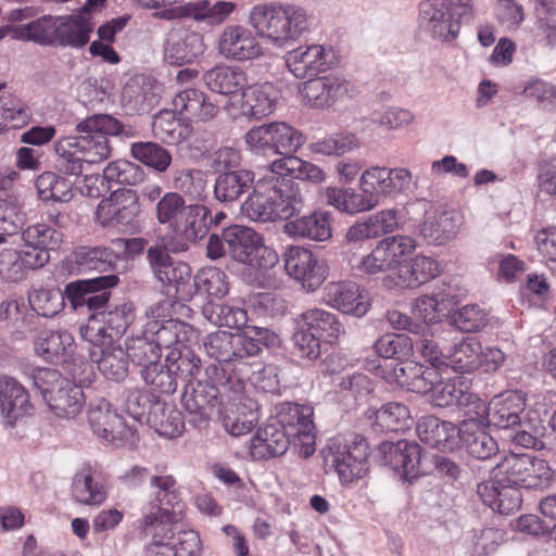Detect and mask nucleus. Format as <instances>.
<instances>
[{
	"mask_svg": "<svg viewBox=\"0 0 556 556\" xmlns=\"http://www.w3.org/2000/svg\"><path fill=\"white\" fill-rule=\"evenodd\" d=\"M255 334L258 338L219 330L205 338L206 354L218 362L206 368V376L220 384L225 392L240 395L244 391L245 381L260 371L262 364L255 358L263 351L270 333L267 329H257Z\"/></svg>",
	"mask_w": 556,
	"mask_h": 556,
	"instance_id": "nucleus-1",
	"label": "nucleus"
},
{
	"mask_svg": "<svg viewBox=\"0 0 556 556\" xmlns=\"http://www.w3.org/2000/svg\"><path fill=\"white\" fill-rule=\"evenodd\" d=\"M76 130L79 136L64 137L55 143L59 170L75 176L83 173L85 163H101L110 156L108 136H135L131 126H125L108 114L88 116L77 124Z\"/></svg>",
	"mask_w": 556,
	"mask_h": 556,
	"instance_id": "nucleus-2",
	"label": "nucleus"
},
{
	"mask_svg": "<svg viewBox=\"0 0 556 556\" xmlns=\"http://www.w3.org/2000/svg\"><path fill=\"white\" fill-rule=\"evenodd\" d=\"M271 173V166L260 178L254 190L241 205V212L253 222H275L289 219L302 210L303 197L298 188L281 182Z\"/></svg>",
	"mask_w": 556,
	"mask_h": 556,
	"instance_id": "nucleus-3",
	"label": "nucleus"
},
{
	"mask_svg": "<svg viewBox=\"0 0 556 556\" xmlns=\"http://www.w3.org/2000/svg\"><path fill=\"white\" fill-rule=\"evenodd\" d=\"M248 22L256 34L278 46L300 38L308 29L306 11L289 2H263L251 8Z\"/></svg>",
	"mask_w": 556,
	"mask_h": 556,
	"instance_id": "nucleus-4",
	"label": "nucleus"
},
{
	"mask_svg": "<svg viewBox=\"0 0 556 556\" xmlns=\"http://www.w3.org/2000/svg\"><path fill=\"white\" fill-rule=\"evenodd\" d=\"M33 380L56 417L74 419L84 410L86 395L83 388L59 370L37 368L33 371Z\"/></svg>",
	"mask_w": 556,
	"mask_h": 556,
	"instance_id": "nucleus-5",
	"label": "nucleus"
},
{
	"mask_svg": "<svg viewBox=\"0 0 556 556\" xmlns=\"http://www.w3.org/2000/svg\"><path fill=\"white\" fill-rule=\"evenodd\" d=\"M299 329L294 342L302 357L317 359L321 343L333 345L344 334V326L338 316L323 308H308L299 316Z\"/></svg>",
	"mask_w": 556,
	"mask_h": 556,
	"instance_id": "nucleus-6",
	"label": "nucleus"
},
{
	"mask_svg": "<svg viewBox=\"0 0 556 556\" xmlns=\"http://www.w3.org/2000/svg\"><path fill=\"white\" fill-rule=\"evenodd\" d=\"M493 476L508 488L520 491L546 489L552 484L555 473L545 459L527 453H509L495 465Z\"/></svg>",
	"mask_w": 556,
	"mask_h": 556,
	"instance_id": "nucleus-7",
	"label": "nucleus"
},
{
	"mask_svg": "<svg viewBox=\"0 0 556 556\" xmlns=\"http://www.w3.org/2000/svg\"><path fill=\"white\" fill-rule=\"evenodd\" d=\"M151 500L149 510L141 520L144 526L155 521L178 522L186 510L177 479L165 471H157L150 477Z\"/></svg>",
	"mask_w": 556,
	"mask_h": 556,
	"instance_id": "nucleus-8",
	"label": "nucleus"
},
{
	"mask_svg": "<svg viewBox=\"0 0 556 556\" xmlns=\"http://www.w3.org/2000/svg\"><path fill=\"white\" fill-rule=\"evenodd\" d=\"M244 140L253 151H271L285 156L293 155L305 142L302 132L283 122L252 127L245 134Z\"/></svg>",
	"mask_w": 556,
	"mask_h": 556,
	"instance_id": "nucleus-9",
	"label": "nucleus"
},
{
	"mask_svg": "<svg viewBox=\"0 0 556 556\" xmlns=\"http://www.w3.org/2000/svg\"><path fill=\"white\" fill-rule=\"evenodd\" d=\"M136 319V307L131 302H124L102 314V320L96 318L80 328L81 338L90 345L118 343Z\"/></svg>",
	"mask_w": 556,
	"mask_h": 556,
	"instance_id": "nucleus-10",
	"label": "nucleus"
},
{
	"mask_svg": "<svg viewBox=\"0 0 556 556\" xmlns=\"http://www.w3.org/2000/svg\"><path fill=\"white\" fill-rule=\"evenodd\" d=\"M282 262L286 274L307 292L316 291L329 275L326 262L304 247L288 245Z\"/></svg>",
	"mask_w": 556,
	"mask_h": 556,
	"instance_id": "nucleus-11",
	"label": "nucleus"
},
{
	"mask_svg": "<svg viewBox=\"0 0 556 556\" xmlns=\"http://www.w3.org/2000/svg\"><path fill=\"white\" fill-rule=\"evenodd\" d=\"M314 409L309 405L286 402L278 406L276 420L286 431L290 441L300 445L304 456L315 452V424Z\"/></svg>",
	"mask_w": 556,
	"mask_h": 556,
	"instance_id": "nucleus-12",
	"label": "nucleus"
},
{
	"mask_svg": "<svg viewBox=\"0 0 556 556\" xmlns=\"http://www.w3.org/2000/svg\"><path fill=\"white\" fill-rule=\"evenodd\" d=\"M147 256L156 279L162 283L163 292L167 296L186 300L184 291L191 279L190 266L175 261L167 248L162 245L150 247Z\"/></svg>",
	"mask_w": 556,
	"mask_h": 556,
	"instance_id": "nucleus-13",
	"label": "nucleus"
},
{
	"mask_svg": "<svg viewBox=\"0 0 556 556\" xmlns=\"http://www.w3.org/2000/svg\"><path fill=\"white\" fill-rule=\"evenodd\" d=\"M257 35L244 25L229 24L218 36L217 51L226 60L237 62L256 60L264 55V47Z\"/></svg>",
	"mask_w": 556,
	"mask_h": 556,
	"instance_id": "nucleus-14",
	"label": "nucleus"
},
{
	"mask_svg": "<svg viewBox=\"0 0 556 556\" xmlns=\"http://www.w3.org/2000/svg\"><path fill=\"white\" fill-rule=\"evenodd\" d=\"M370 448L366 438L355 434L342 448L333 453L332 466L343 486L363 479L369 471Z\"/></svg>",
	"mask_w": 556,
	"mask_h": 556,
	"instance_id": "nucleus-15",
	"label": "nucleus"
},
{
	"mask_svg": "<svg viewBox=\"0 0 556 556\" xmlns=\"http://www.w3.org/2000/svg\"><path fill=\"white\" fill-rule=\"evenodd\" d=\"M88 422L93 433L106 442H132L135 430L127 426L122 415L105 399L91 403Z\"/></svg>",
	"mask_w": 556,
	"mask_h": 556,
	"instance_id": "nucleus-16",
	"label": "nucleus"
},
{
	"mask_svg": "<svg viewBox=\"0 0 556 556\" xmlns=\"http://www.w3.org/2000/svg\"><path fill=\"white\" fill-rule=\"evenodd\" d=\"M165 303H159L151 307V317L144 324V333L150 336L160 351L162 349H182L187 346L194 329L178 319H157L160 312L164 309Z\"/></svg>",
	"mask_w": 556,
	"mask_h": 556,
	"instance_id": "nucleus-17",
	"label": "nucleus"
},
{
	"mask_svg": "<svg viewBox=\"0 0 556 556\" xmlns=\"http://www.w3.org/2000/svg\"><path fill=\"white\" fill-rule=\"evenodd\" d=\"M139 212L138 195L131 189H117L102 199L94 213V222L101 227L129 225Z\"/></svg>",
	"mask_w": 556,
	"mask_h": 556,
	"instance_id": "nucleus-18",
	"label": "nucleus"
},
{
	"mask_svg": "<svg viewBox=\"0 0 556 556\" xmlns=\"http://www.w3.org/2000/svg\"><path fill=\"white\" fill-rule=\"evenodd\" d=\"M412 174L402 167L371 166L359 178V189L380 201L381 197L394 195L408 188Z\"/></svg>",
	"mask_w": 556,
	"mask_h": 556,
	"instance_id": "nucleus-19",
	"label": "nucleus"
},
{
	"mask_svg": "<svg viewBox=\"0 0 556 556\" xmlns=\"http://www.w3.org/2000/svg\"><path fill=\"white\" fill-rule=\"evenodd\" d=\"M384 465L401 472L407 481L425 473L421 460V447L407 440L382 442L379 446Z\"/></svg>",
	"mask_w": 556,
	"mask_h": 556,
	"instance_id": "nucleus-20",
	"label": "nucleus"
},
{
	"mask_svg": "<svg viewBox=\"0 0 556 556\" xmlns=\"http://www.w3.org/2000/svg\"><path fill=\"white\" fill-rule=\"evenodd\" d=\"M237 4L232 1L197 0L165 10L161 13L165 18L189 17L210 26L223 24L236 11Z\"/></svg>",
	"mask_w": 556,
	"mask_h": 556,
	"instance_id": "nucleus-21",
	"label": "nucleus"
},
{
	"mask_svg": "<svg viewBox=\"0 0 556 556\" xmlns=\"http://www.w3.org/2000/svg\"><path fill=\"white\" fill-rule=\"evenodd\" d=\"M441 273L442 266L437 260L426 255H416L409 266L405 265L399 271L389 274L383 282L390 289H417L437 278Z\"/></svg>",
	"mask_w": 556,
	"mask_h": 556,
	"instance_id": "nucleus-22",
	"label": "nucleus"
},
{
	"mask_svg": "<svg viewBox=\"0 0 556 556\" xmlns=\"http://www.w3.org/2000/svg\"><path fill=\"white\" fill-rule=\"evenodd\" d=\"M34 406L27 389L14 377L0 375V415L10 426L30 415Z\"/></svg>",
	"mask_w": 556,
	"mask_h": 556,
	"instance_id": "nucleus-23",
	"label": "nucleus"
},
{
	"mask_svg": "<svg viewBox=\"0 0 556 556\" xmlns=\"http://www.w3.org/2000/svg\"><path fill=\"white\" fill-rule=\"evenodd\" d=\"M210 382L198 381L195 386L186 387L181 403L187 412L199 416L200 420H207L211 412L217 405L224 404V400L218 397H227L231 391L225 392L223 387L212 379Z\"/></svg>",
	"mask_w": 556,
	"mask_h": 556,
	"instance_id": "nucleus-24",
	"label": "nucleus"
},
{
	"mask_svg": "<svg viewBox=\"0 0 556 556\" xmlns=\"http://www.w3.org/2000/svg\"><path fill=\"white\" fill-rule=\"evenodd\" d=\"M205 51L203 36L199 33L178 29L169 33L165 47L164 59L172 65L181 66L192 63Z\"/></svg>",
	"mask_w": 556,
	"mask_h": 556,
	"instance_id": "nucleus-25",
	"label": "nucleus"
},
{
	"mask_svg": "<svg viewBox=\"0 0 556 556\" xmlns=\"http://www.w3.org/2000/svg\"><path fill=\"white\" fill-rule=\"evenodd\" d=\"M174 110L191 123H206L214 119L219 108L202 90L189 88L179 91L173 99Z\"/></svg>",
	"mask_w": 556,
	"mask_h": 556,
	"instance_id": "nucleus-26",
	"label": "nucleus"
},
{
	"mask_svg": "<svg viewBox=\"0 0 556 556\" xmlns=\"http://www.w3.org/2000/svg\"><path fill=\"white\" fill-rule=\"evenodd\" d=\"M417 435L421 442L442 452H452L459 447L460 425L425 416L417 424Z\"/></svg>",
	"mask_w": 556,
	"mask_h": 556,
	"instance_id": "nucleus-27",
	"label": "nucleus"
},
{
	"mask_svg": "<svg viewBox=\"0 0 556 556\" xmlns=\"http://www.w3.org/2000/svg\"><path fill=\"white\" fill-rule=\"evenodd\" d=\"M278 98V89L273 83L247 85L241 92V114L255 119L266 117L275 111Z\"/></svg>",
	"mask_w": 556,
	"mask_h": 556,
	"instance_id": "nucleus-28",
	"label": "nucleus"
},
{
	"mask_svg": "<svg viewBox=\"0 0 556 556\" xmlns=\"http://www.w3.org/2000/svg\"><path fill=\"white\" fill-rule=\"evenodd\" d=\"M71 493L74 502L86 506H100L108 498V488L90 463L84 464L74 475Z\"/></svg>",
	"mask_w": 556,
	"mask_h": 556,
	"instance_id": "nucleus-29",
	"label": "nucleus"
},
{
	"mask_svg": "<svg viewBox=\"0 0 556 556\" xmlns=\"http://www.w3.org/2000/svg\"><path fill=\"white\" fill-rule=\"evenodd\" d=\"M292 443L277 420L257 429L249 442V454L254 460L281 456Z\"/></svg>",
	"mask_w": 556,
	"mask_h": 556,
	"instance_id": "nucleus-30",
	"label": "nucleus"
},
{
	"mask_svg": "<svg viewBox=\"0 0 556 556\" xmlns=\"http://www.w3.org/2000/svg\"><path fill=\"white\" fill-rule=\"evenodd\" d=\"M477 494L484 505L502 515L519 509L522 503L520 491L500 482L491 471V478L477 484Z\"/></svg>",
	"mask_w": 556,
	"mask_h": 556,
	"instance_id": "nucleus-31",
	"label": "nucleus"
},
{
	"mask_svg": "<svg viewBox=\"0 0 556 556\" xmlns=\"http://www.w3.org/2000/svg\"><path fill=\"white\" fill-rule=\"evenodd\" d=\"M35 354L50 364L71 357L75 350L74 337L67 330L42 329L34 339Z\"/></svg>",
	"mask_w": 556,
	"mask_h": 556,
	"instance_id": "nucleus-32",
	"label": "nucleus"
},
{
	"mask_svg": "<svg viewBox=\"0 0 556 556\" xmlns=\"http://www.w3.org/2000/svg\"><path fill=\"white\" fill-rule=\"evenodd\" d=\"M327 303L345 314L364 315L368 309L366 296L354 281H332L325 288Z\"/></svg>",
	"mask_w": 556,
	"mask_h": 556,
	"instance_id": "nucleus-33",
	"label": "nucleus"
},
{
	"mask_svg": "<svg viewBox=\"0 0 556 556\" xmlns=\"http://www.w3.org/2000/svg\"><path fill=\"white\" fill-rule=\"evenodd\" d=\"M89 354L105 378L113 381H122L126 378L129 357L127 351H124L119 343L91 345Z\"/></svg>",
	"mask_w": 556,
	"mask_h": 556,
	"instance_id": "nucleus-34",
	"label": "nucleus"
},
{
	"mask_svg": "<svg viewBox=\"0 0 556 556\" xmlns=\"http://www.w3.org/2000/svg\"><path fill=\"white\" fill-rule=\"evenodd\" d=\"M348 83L334 76L309 78L301 88L303 98L311 106L332 105L348 92Z\"/></svg>",
	"mask_w": 556,
	"mask_h": 556,
	"instance_id": "nucleus-35",
	"label": "nucleus"
},
{
	"mask_svg": "<svg viewBox=\"0 0 556 556\" xmlns=\"http://www.w3.org/2000/svg\"><path fill=\"white\" fill-rule=\"evenodd\" d=\"M286 65L300 79L317 76L326 71V51L320 45L299 47L286 55Z\"/></svg>",
	"mask_w": 556,
	"mask_h": 556,
	"instance_id": "nucleus-36",
	"label": "nucleus"
},
{
	"mask_svg": "<svg viewBox=\"0 0 556 556\" xmlns=\"http://www.w3.org/2000/svg\"><path fill=\"white\" fill-rule=\"evenodd\" d=\"M142 179L143 170L139 165L127 160H116L108 164L103 170V176H87L85 178V187L88 188L86 194L91 198L100 197L99 188H93V186L98 182L104 185V180L134 186Z\"/></svg>",
	"mask_w": 556,
	"mask_h": 556,
	"instance_id": "nucleus-37",
	"label": "nucleus"
},
{
	"mask_svg": "<svg viewBox=\"0 0 556 556\" xmlns=\"http://www.w3.org/2000/svg\"><path fill=\"white\" fill-rule=\"evenodd\" d=\"M283 231L295 239L326 241L332 236L330 215L320 211L313 212L287 222Z\"/></svg>",
	"mask_w": 556,
	"mask_h": 556,
	"instance_id": "nucleus-38",
	"label": "nucleus"
},
{
	"mask_svg": "<svg viewBox=\"0 0 556 556\" xmlns=\"http://www.w3.org/2000/svg\"><path fill=\"white\" fill-rule=\"evenodd\" d=\"M271 173L279 176L281 182L292 185L294 188H299L294 179L308 180L314 184H320L325 180L326 174L324 170L307 161H304L294 155L283 156L275 160L271 164Z\"/></svg>",
	"mask_w": 556,
	"mask_h": 556,
	"instance_id": "nucleus-39",
	"label": "nucleus"
},
{
	"mask_svg": "<svg viewBox=\"0 0 556 556\" xmlns=\"http://www.w3.org/2000/svg\"><path fill=\"white\" fill-rule=\"evenodd\" d=\"M525 400L517 392H505L494 396L489 403L488 424L500 429H508L520 424Z\"/></svg>",
	"mask_w": 556,
	"mask_h": 556,
	"instance_id": "nucleus-40",
	"label": "nucleus"
},
{
	"mask_svg": "<svg viewBox=\"0 0 556 556\" xmlns=\"http://www.w3.org/2000/svg\"><path fill=\"white\" fill-rule=\"evenodd\" d=\"M93 31V23L84 14L58 17L54 46L79 49L85 47Z\"/></svg>",
	"mask_w": 556,
	"mask_h": 556,
	"instance_id": "nucleus-41",
	"label": "nucleus"
},
{
	"mask_svg": "<svg viewBox=\"0 0 556 556\" xmlns=\"http://www.w3.org/2000/svg\"><path fill=\"white\" fill-rule=\"evenodd\" d=\"M419 12L433 38L444 42H451L457 38L460 31L458 21H454L438 1L422 2Z\"/></svg>",
	"mask_w": 556,
	"mask_h": 556,
	"instance_id": "nucleus-42",
	"label": "nucleus"
},
{
	"mask_svg": "<svg viewBox=\"0 0 556 556\" xmlns=\"http://www.w3.org/2000/svg\"><path fill=\"white\" fill-rule=\"evenodd\" d=\"M203 80L207 88L224 96L241 93L248 85V74L238 66L220 65L207 71Z\"/></svg>",
	"mask_w": 556,
	"mask_h": 556,
	"instance_id": "nucleus-43",
	"label": "nucleus"
},
{
	"mask_svg": "<svg viewBox=\"0 0 556 556\" xmlns=\"http://www.w3.org/2000/svg\"><path fill=\"white\" fill-rule=\"evenodd\" d=\"M477 459H489L498 452L497 442L480 427L479 422L462 421L459 444Z\"/></svg>",
	"mask_w": 556,
	"mask_h": 556,
	"instance_id": "nucleus-44",
	"label": "nucleus"
},
{
	"mask_svg": "<svg viewBox=\"0 0 556 556\" xmlns=\"http://www.w3.org/2000/svg\"><path fill=\"white\" fill-rule=\"evenodd\" d=\"M243 394L229 393L227 402H224L220 416L223 426L231 435L239 437L250 432L254 428L255 418L252 412L247 413L243 404Z\"/></svg>",
	"mask_w": 556,
	"mask_h": 556,
	"instance_id": "nucleus-45",
	"label": "nucleus"
},
{
	"mask_svg": "<svg viewBox=\"0 0 556 556\" xmlns=\"http://www.w3.org/2000/svg\"><path fill=\"white\" fill-rule=\"evenodd\" d=\"M327 203L341 213L354 215L368 212L378 205V200L367 192H357L353 188L328 187L326 189Z\"/></svg>",
	"mask_w": 556,
	"mask_h": 556,
	"instance_id": "nucleus-46",
	"label": "nucleus"
},
{
	"mask_svg": "<svg viewBox=\"0 0 556 556\" xmlns=\"http://www.w3.org/2000/svg\"><path fill=\"white\" fill-rule=\"evenodd\" d=\"M482 344L476 338H465L455 343L446 354L445 366L458 374H471L480 369Z\"/></svg>",
	"mask_w": 556,
	"mask_h": 556,
	"instance_id": "nucleus-47",
	"label": "nucleus"
},
{
	"mask_svg": "<svg viewBox=\"0 0 556 556\" xmlns=\"http://www.w3.org/2000/svg\"><path fill=\"white\" fill-rule=\"evenodd\" d=\"M149 425L164 438H177L185 429L182 414L174 405L156 402L148 414Z\"/></svg>",
	"mask_w": 556,
	"mask_h": 556,
	"instance_id": "nucleus-48",
	"label": "nucleus"
},
{
	"mask_svg": "<svg viewBox=\"0 0 556 556\" xmlns=\"http://www.w3.org/2000/svg\"><path fill=\"white\" fill-rule=\"evenodd\" d=\"M223 238L229 255L243 264L249 261L252 250L262 237L252 228L232 225L223 230Z\"/></svg>",
	"mask_w": 556,
	"mask_h": 556,
	"instance_id": "nucleus-49",
	"label": "nucleus"
},
{
	"mask_svg": "<svg viewBox=\"0 0 556 556\" xmlns=\"http://www.w3.org/2000/svg\"><path fill=\"white\" fill-rule=\"evenodd\" d=\"M174 523L155 521L146 527L144 520L140 521V533L144 538H151L150 543L144 546V556H174Z\"/></svg>",
	"mask_w": 556,
	"mask_h": 556,
	"instance_id": "nucleus-50",
	"label": "nucleus"
},
{
	"mask_svg": "<svg viewBox=\"0 0 556 556\" xmlns=\"http://www.w3.org/2000/svg\"><path fill=\"white\" fill-rule=\"evenodd\" d=\"M152 130L154 137L167 144H179L191 135V127L168 110L154 116Z\"/></svg>",
	"mask_w": 556,
	"mask_h": 556,
	"instance_id": "nucleus-51",
	"label": "nucleus"
},
{
	"mask_svg": "<svg viewBox=\"0 0 556 556\" xmlns=\"http://www.w3.org/2000/svg\"><path fill=\"white\" fill-rule=\"evenodd\" d=\"M376 247L382 254L388 270L393 274L400 268H404V260L415 251L416 242L408 236L397 235L381 239Z\"/></svg>",
	"mask_w": 556,
	"mask_h": 556,
	"instance_id": "nucleus-52",
	"label": "nucleus"
},
{
	"mask_svg": "<svg viewBox=\"0 0 556 556\" xmlns=\"http://www.w3.org/2000/svg\"><path fill=\"white\" fill-rule=\"evenodd\" d=\"M210 230V210L200 204L188 205L174 233L188 241L203 238Z\"/></svg>",
	"mask_w": 556,
	"mask_h": 556,
	"instance_id": "nucleus-53",
	"label": "nucleus"
},
{
	"mask_svg": "<svg viewBox=\"0 0 556 556\" xmlns=\"http://www.w3.org/2000/svg\"><path fill=\"white\" fill-rule=\"evenodd\" d=\"M372 426L380 432H399L408 429L413 422L408 407L399 402H389L375 413Z\"/></svg>",
	"mask_w": 556,
	"mask_h": 556,
	"instance_id": "nucleus-54",
	"label": "nucleus"
},
{
	"mask_svg": "<svg viewBox=\"0 0 556 556\" xmlns=\"http://www.w3.org/2000/svg\"><path fill=\"white\" fill-rule=\"evenodd\" d=\"M36 188L42 201L67 203L74 197L73 182L53 172H43L36 179Z\"/></svg>",
	"mask_w": 556,
	"mask_h": 556,
	"instance_id": "nucleus-55",
	"label": "nucleus"
},
{
	"mask_svg": "<svg viewBox=\"0 0 556 556\" xmlns=\"http://www.w3.org/2000/svg\"><path fill=\"white\" fill-rule=\"evenodd\" d=\"M254 175L248 170H233L219 175L214 186L215 198L220 202H231L248 191Z\"/></svg>",
	"mask_w": 556,
	"mask_h": 556,
	"instance_id": "nucleus-56",
	"label": "nucleus"
},
{
	"mask_svg": "<svg viewBox=\"0 0 556 556\" xmlns=\"http://www.w3.org/2000/svg\"><path fill=\"white\" fill-rule=\"evenodd\" d=\"M165 362L176 377L177 382L181 381L186 384H191L201 370L200 357L188 346L169 351Z\"/></svg>",
	"mask_w": 556,
	"mask_h": 556,
	"instance_id": "nucleus-57",
	"label": "nucleus"
},
{
	"mask_svg": "<svg viewBox=\"0 0 556 556\" xmlns=\"http://www.w3.org/2000/svg\"><path fill=\"white\" fill-rule=\"evenodd\" d=\"M457 231L454 217L444 212L428 216L419 226V232L429 244H445Z\"/></svg>",
	"mask_w": 556,
	"mask_h": 556,
	"instance_id": "nucleus-58",
	"label": "nucleus"
},
{
	"mask_svg": "<svg viewBox=\"0 0 556 556\" xmlns=\"http://www.w3.org/2000/svg\"><path fill=\"white\" fill-rule=\"evenodd\" d=\"M117 260L118 255L106 247H79L74 252L75 263L84 270L106 271Z\"/></svg>",
	"mask_w": 556,
	"mask_h": 556,
	"instance_id": "nucleus-59",
	"label": "nucleus"
},
{
	"mask_svg": "<svg viewBox=\"0 0 556 556\" xmlns=\"http://www.w3.org/2000/svg\"><path fill=\"white\" fill-rule=\"evenodd\" d=\"M118 283V277L115 275L100 276L87 280H77L70 282L64 290L63 296L66 298L73 307L77 308L85 305L90 291L100 289H110Z\"/></svg>",
	"mask_w": 556,
	"mask_h": 556,
	"instance_id": "nucleus-60",
	"label": "nucleus"
},
{
	"mask_svg": "<svg viewBox=\"0 0 556 556\" xmlns=\"http://www.w3.org/2000/svg\"><path fill=\"white\" fill-rule=\"evenodd\" d=\"M58 17L45 15L14 29V37L20 40L35 41L40 45L54 46Z\"/></svg>",
	"mask_w": 556,
	"mask_h": 556,
	"instance_id": "nucleus-61",
	"label": "nucleus"
},
{
	"mask_svg": "<svg viewBox=\"0 0 556 556\" xmlns=\"http://www.w3.org/2000/svg\"><path fill=\"white\" fill-rule=\"evenodd\" d=\"M131 156L159 173L167 170L172 163V154L156 142H134L130 147Z\"/></svg>",
	"mask_w": 556,
	"mask_h": 556,
	"instance_id": "nucleus-62",
	"label": "nucleus"
},
{
	"mask_svg": "<svg viewBox=\"0 0 556 556\" xmlns=\"http://www.w3.org/2000/svg\"><path fill=\"white\" fill-rule=\"evenodd\" d=\"M126 351L129 359L147 369L154 366L161 358V351L150 336L142 331V336L128 338L126 341Z\"/></svg>",
	"mask_w": 556,
	"mask_h": 556,
	"instance_id": "nucleus-63",
	"label": "nucleus"
},
{
	"mask_svg": "<svg viewBox=\"0 0 556 556\" xmlns=\"http://www.w3.org/2000/svg\"><path fill=\"white\" fill-rule=\"evenodd\" d=\"M374 349L383 358L404 361L413 355L414 342L407 334L386 333L375 342Z\"/></svg>",
	"mask_w": 556,
	"mask_h": 556,
	"instance_id": "nucleus-64",
	"label": "nucleus"
}]
</instances>
